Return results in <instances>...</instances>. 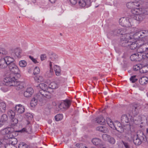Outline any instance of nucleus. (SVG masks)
Listing matches in <instances>:
<instances>
[{
    "label": "nucleus",
    "mask_w": 148,
    "mask_h": 148,
    "mask_svg": "<svg viewBox=\"0 0 148 148\" xmlns=\"http://www.w3.org/2000/svg\"><path fill=\"white\" fill-rule=\"evenodd\" d=\"M130 37V34H125L121 38L120 44L123 47H130L131 49H138V52L140 53L139 50V48L142 47L141 46L144 45L145 44H141V42H143L142 40L136 41L131 40L129 38Z\"/></svg>",
    "instance_id": "f257e3e1"
},
{
    "label": "nucleus",
    "mask_w": 148,
    "mask_h": 148,
    "mask_svg": "<svg viewBox=\"0 0 148 148\" xmlns=\"http://www.w3.org/2000/svg\"><path fill=\"white\" fill-rule=\"evenodd\" d=\"M31 131V128L28 127V126L26 127L25 128H23L22 129L18 131H14V129L11 127L5 128L2 130L1 132L3 134H8L9 135L10 138H12L17 135L16 133L17 132H29Z\"/></svg>",
    "instance_id": "f03ea898"
},
{
    "label": "nucleus",
    "mask_w": 148,
    "mask_h": 148,
    "mask_svg": "<svg viewBox=\"0 0 148 148\" xmlns=\"http://www.w3.org/2000/svg\"><path fill=\"white\" fill-rule=\"evenodd\" d=\"M132 137L134 143L136 145H140L142 142L145 140V138H146L143 132L140 131H138L137 134L133 135Z\"/></svg>",
    "instance_id": "7ed1b4c3"
},
{
    "label": "nucleus",
    "mask_w": 148,
    "mask_h": 148,
    "mask_svg": "<svg viewBox=\"0 0 148 148\" xmlns=\"http://www.w3.org/2000/svg\"><path fill=\"white\" fill-rule=\"evenodd\" d=\"M16 78L15 76H12L11 75L9 77H6L5 78V82L6 83H10L12 84L10 85V86H16L17 87L16 89H22L23 86L21 85L19 82L16 81Z\"/></svg>",
    "instance_id": "20e7f679"
},
{
    "label": "nucleus",
    "mask_w": 148,
    "mask_h": 148,
    "mask_svg": "<svg viewBox=\"0 0 148 148\" xmlns=\"http://www.w3.org/2000/svg\"><path fill=\"white\" fill-rule=\"evenodd\" d=\"M8 67L12 73L14 74V75H12V74L11 73L10 76H8V77L12 75V76H15L16 78H17L16 77V75H18L17 77L20 76L19 75L20 71L18 67L14 64H11Z\"/></svg>",
    "instance_id": "39448f33"
},
{
    "label": "nucleus",
    "mask_w": 148,
    "mask_h": 148,
    "mask_svg": "<svg viewBox=\"0 0 148 148\" xmlns=\"http://www.w3.org/2000/svg\"><path fill=\"white\" fill-rule=\"evenodd\" d=\"M8 115L10 119V121L11 124L15 125L18 123V119L15 117V113L14 111L12 110H9L8 112Z\"/></svg>",
    "instance_id": "423d86ee"
},
{
    "label": "nucleus",
    "mask_w": 148,
    "mask_h": 148,
    "mask_svg": "<svg viewBox=\"0 0 148 148\" xmlns=\"http://www.w3.org/2000/svg\"><path fill=\"white\" fill-rule=\"evenodd\" d=\"M111 128L116 130L118 132L122 133L124 132V129L121 124L118 121H115L111 126Z\"/></svg>",
    "instance_id": "0eeeda50"
},
{
    "label": "nucleus",
    "mask_w": 148,
    "mask_h": 148,
    "mask_svg": "<svg viewBox=\"0 0 148 148\" xmlns=\"http://www.w3.org/2000/svg\"><path fill=\"white\" fill-rule=\"evenodd\" d=\"M138 10L139 9L138 8H136L135 10H132L131 11L132 14H135L134 18L135 19L138 21H141L145 18V16L143 14H137Z\"/></svg>",
    "instance_id": "6e6552de"
},
{
    "label": "nucleus",
    "mask_w": 148,
    "mask_h": 148,
    "mask_svg": "<svg viewBox=\"0 0 148 148\" xmlns=\"http://www.w3.org/2000/svg\"><path fill=\"white\" fill-rule=\"evenodd\" d=\"M119 23L123 26L128 27L131 26L130 20L127 17H122L119 19Z\"/></svg>",
    "instance_id": "1a4fd4ad"
},
{
    "label": "nucleus",
    "mask_w": 148,
    "mask_h": 148,
    "mask_svg": "<svg viewBox=\"0 0 148 148\" xmlns=\"http://www.w3.org/2000/svg\"><path fill=\"white\" fill-rule=\"evenodd\" d=\"M95 0H78L79 5L82 7L86 6L87 7L90 5L91 3Z\"/></svg>",
    "instance_id": "9d476101"
},
{
    "label": "nucleus",
    "mask_w": 148,
    "mask_h": 148,
    "mask_svg": "<svg viewBox=\"0 0 148 148\" xmlns=\"http://www.w3.org/2000/svg\"><path fill=\"white\" fill-rule=\"evenodd\" d=\"M132 108V112L130 114L132 113L134 116L137 115L139 112V111L141 108V105L139 104H135L131 106Z\"/></svg>",
    "instance_id": "9b49d317"
},
{
    "label": "nucleus",
    "mask_w": 148,
    "mask_h": 148,
    "mask_svg": "<svg viewBox=\"0 0 148 148\" xmlns=\"http://www.w3.org/2000/svg\"><path fill=\"white\" fill-rule=\"evenodd\" d=\"M70 102L69 100L64 101L61 103L59 106V107L60 109H67L70 106Z\"/></svg>",
    "instance_id": "f8f14e48"
},
{
    "label": "nucleus",
    "mask_w": 148,
    "mask_h": 148,
    "mask_svg": "<svg viewBox=\"0 0 148 148\" xmlns=\"http://www.w3.org/2000/svg\"><path fill=\"white\" fill-rule=\"evenodd\" d=\"M130 34V37L129 38L131 40H138L143 38V35L141 34L140 31L136 32L135 33L133 36H131V34Z\"/></svg>",
    "instance_id": "ddd939ff"
},
{
    "label": "nucleus",
    "mask_w": 148,
    "mask_h": 148,
    "mask_svg": "<svg viewBox=\"0 0 148 148\" xmlns=\"http://www.w3.org/2000/svg\"><path fill=\"white\" fill-rule=\"evenodd\" d=\"M139 50V52L140 53H144L145 54V56L148 58V47H147L145 44L140 47Z\"/></svg>",
    "instance_id": "4468645a"
},
{
    "label": "nucleus",
    "mask_w": 148,
    "mask_h": 148,
    "mask_svg": "<svg viewBox=\"0 0 148 148\" xmlns=\"http://www.w3.org/2000/svg\"><path fill=\"white\" fill-rule=\"evenodd\" d=\"M34 92L33 88L31 87L27 88L25 91L24 92V95L26 97H29L32 95Z\"/></svg>",
    "instance_id": "2eb2a0df"
},
{
    "label": "nucleus",
    "mask_w": 148,
    "mask_h": 148,
    "mask_svg": "<svg viewBox=\"0 0 148 148\" xmlns=\"http://www.w3.org/2000/svg\"><path fill=\"white\" fill-rule=\"evenodd\" d=\"M139 5H137V3L136 2H128L126 4V6L127 7L129 8L132 10H135L136 8V7L137 6H138Z\"/></svg>",
    "instance_id": "dca6fc26"
},
{
    "label": "nucleus",
    "mask_w": 148,
    "mask_h": 148,
    "mask_svg": "<svg viewBox=\"0 0 148 148\" xmlns=\"http://www.w3.org/2000/svg\"><path fill=\"white\" fill-rule=\"evenodd\" d=\"M15 109L17 111L19 114H22L25 111V108L24 106L21 104H18L16 106Z\"/></svg>",
    "instance_id": "f3484780"
},
{
    "label": "nucleus",
    "mask_w": 148,
    "mask_h": 148,
    "mask_svg": "<svg viewBox=\"0 0 148 148\" xmlns=\"http://www.w3.org/2000/svg\"><path fill=\"white\" fill-rule=\"evenodd\" d=\"M13 50L15 54L18 58H20L21 57V54L22 51L20 48H15Z\"/></svg>",
    "instance_id": "a211bd4d"
},
{
    "label": "nucleus",
    "mask_w": 148,
    "mask_h": 148,
    "mask_svg": "<svg viewBox=\"0 0 148 148\" xmlns=\"http://www.w3.org/2000/svg\"><path fill=\"white\" fill-rule=\"evenodd\" d=\"M92 142L94 145L99 147H101L102 144L101 140L98 138H95L93 139Z\"/></svg>",
    "instance_id": "6ab92c4d"
},
{
    "label": "nucleus",
    "mask_w": 148,
    "mask_h": 148,
    "mask_svg": "<svg viewBox=\"0 0 148 148\" xmlns=\"http://www.w3.org/2000/svg\"><path fill=\"white\" fill-rule=\"evenodd\" d=\"M96 130L97 131H99L100 132L106 133L108 132V129L105 126H100L96 127Z\"/></svg>",
    "instance_id": "aec40b11"
},
{
    "label": "nucleus",
    "mask_w": 148,
    "mask_h": 148,
    "mask_svg": "<svg viewBox=\"0 0 148 148\" xmlns=\"http://www.w3.org/2000/svg\"><path fill=\"white\" fill-rule=\"evenodd\" d=\"M140 83L143 85H144L148 83V78L146 76L141 77L139 79Z\"/></svg>",
    "instance_id": "412c9836"
},
{
    "label": "nucleus",
    "mask_w": 148,
    "mask_h": 148,
    "mask_svg": "<svg viewBox=\"0 0 148 148\" xmlns=\"http://www.w3.org/2000/svg\"><path fill=\"white\" fill-rule=\"evenodd\" d=\"M47 90H41L40 92L42 96L44 97V98L49 99L50 98V93L48 92L47 91Z\"/></svg>",
    "instance_id": "4be33fe9"
},
{
    "label": "nucleus",
    "mask_w": 148,
    "mask_h": 148,
    "mask_svg": "<svg viewBox=\"0 0 148 148\" xmlns=\"http://www.w3.org/2000/svg\"><path fill=\"white\" fill-rule=\"evenodd\" d=\"M8 65L3 58L0 60V69H5Z\"/></svg>",
    "instance_id": "5701e85b"
},
{
    "label": "nucleus",
    "mask_w": 148,
    "mask_h": 148,
    "mask_svg": "<svg viewBox=\"0 0 148 148\" xmlns=\"http://www.w3.org/2000/svg\"><path fill=\"white\" fill-rule=\"evenodd\" d=\"M95 122L100 125H104L105 124V119L102 116L96 118Z\"/></svg>",
    "instance_id": "b1692460"
},
{
    "label": "nucleus",
    "mask_w": 148,
    "mask_h": 148,
    "mask_svg": "<svg viewBox=\"0 0 148 148\" xmlns=\"http://www.w3.org/2000/svg\"><path fill=\"white\" fill-rule=\"evenodd\" d=\"M4 60L5 61L8 66L10 65L11 64H14L13 63V61H14V59L10 57L7 56L4 58Z\"/></svg>",
    "instance_id": "393cba45"
},
{
    "label": "nucleus",
    "mask_w": 148,
    "mask_h": 148,
    "mask_svg": "<svg viewBox=\"0 0 148 148\" xmlns=\"http://www.w3.org/2000/svg\"><path fill=\"white\" fill-rule=\"evenodd\" d=\"M59 84L55 82H51L49 85L48 87L50 88L55 89L58 88L59 86Z\"/></svg>",
    "instance_id": "a878e982"
},
{
    "label": "nucleus",
    "mask_w": 148,
    "mask_h": 148,
    "mask_svg": "<svg viewBox=\"0 0 148 148\" xmlns=\"http://www.w3.org/2000/svg\"><path fill=\"white\" fill-rule=\"evenodd\" d=\"M6 107V106L5 103L2 102V101L0 99V112H5Z\"/></svg>",
    "instance_id": "bb28decb"
},
{
    "label": "nucleus",
    "mask_w": 148,
    "mask_h": 148,
    "mask_svg": "<svg viewBox=\"0 0 148 148\" xmlns=\"http://www.w3.org/2000/svg\"><path fill=\"white\" fill-rule=\"evenodd\" d=\"M54 70L55 71L56 75L57 76H59L61 75V70L59 66L55 65L54 66Z\"/></svg>",
    "instance_id": "cd10ccee"
},
{
    "label": "nucleus",
    "mask_w": 148,
    "mask_h": 148,
    "mask_svg": "<svg viewBox=\"0 0 148 148\" xmlns=\"http://www.w3.org/2000/svg\"><path fill=\"white\" fill-rule=\"evenodd\" d=\"M121 121L123 124H125V123H128L129 120L127 116L126 115H123L121 117Z\"/></svg>",
    "instance_id": "c85d7f7f"
},
{
    "label": "nucleus",
    "mask_w": 148,
    "mask_h": 148,
    "mask_svg": "<svg viewBox=\"0 0 148 148\" xmlns=\"http://www.w3.org/2000/svg\"><path fill=\"white\" fill-rule=\"evenodd\" d=\"M34 97L37 99V101L38 100L40 101H42L43 99H45L44 97L42 96V95L40 92L36 94L34 96Z\"/></svg>",
    "instance_id": "c756f323"
},
{
    "label": "nucleus",
    "mask_w": 148,
    "mask_h": 148,
    "mask_svg": "<svg viewBox=\"0 0 148 148\" xmlns=\"http://www.w3.org/2000/svg\"><path fill=\"white\" fill-rule=\"evenodd\" d=\"M38 102L37 99L34 97L32 99L30 102V106L32 107H35L37 104Z\"/></svg>",
    "instance_id": "7c9ffc66"
},
{
    "label": "nucleus",
    "mask_w": 148,
    "mask_h": 148,
    "mask_svg": "<svg viewBox=\"0 0 148 148\" xmlns=\"http://www.w3.org/2000/svg\"><path fill=\"white\" fill-rule=\"evenodd\" d=\"M133 121L134 123L136 125H138L141 123V120L139 118V116H134L133 118Z\"/></svg>",
    "instance_id": "2f4dec72"
},
{
    "label": "nucleus",
    "mask_w": 148,
    "mask_h": 148,
    "mask_svg": "<svg viewBox=\"0 0 148 148\" xmlns=\"http://www.w3.org/2000/svg\"><path fill=\"white\" fill-rule=\"evenodd\" d=\"M39 86L42 89L41 90H47L49 86L44 83H40L39 84Z\"/></svg>",
    "instance_id": "473e14b6"
},
{
    "label": "nucleus",
    "mask_w": 148,
    "mask_h": 148,
    "mask_svg": "<svg viewBox=\"0 0 148 148\" xmlns=\"http://www.w3.org/2000/svg\"><path fill=\"white\" fill-rule=\"evenodd\" d=\"M138 56H137L136 53H134L130 57V59L131 61H139L138 60Z\"/></svg>",
    "instance_id": "72a5a7b5"
},
{
    "label": "nucleus",
    "mask_w": 148,
    "mask_h": 148,
    "mask_svg": "<svg viewBox=\"0 0 148 148\" xmlns=\"http://www.w3.org/2000/svg\"><path fill=\"white\" fill-rule=\"evenodd\" d=\"M49 58L52 61H55L58 59V56L54 53H51L50 54Z\"/></svg>",
    "instance_id": "f704fd0d"
},
{
    "label": "nucleus",
    "mask_w": 148,
    "mask_h": 148,
    "mask_svg": "<svg viewBox=\"0 0 148 148\" xmlns=\"http://www.w3.org/2000/svg\"><path fill=\"white\" fill-rule=\"evenodd\" d=\"M34 79L35 81L38 82H43L44 81V78L42 76H39L38 77L36 76L34 77Z\"/></svg>",
    "instance_id": "c9c22d12"
},
{
    "label": "nucleus",
    "mask_w": 148,
    "mask_h": 148,
    "mask_svg": "<svg viewBox=\"0 0 148 148\" xmlns=\"http://www.w3.org/2000/svg\"><path fill=\"white\" fill-rule=\"evenodd\" d=\"M139 118L140 119L141 123H144L145 121H146L147 119L146 116L144 114H141L139 116Z\"/></svg>",
    "instance_id": "e433bc0d"
},
{
    "label": "nucleus",
    "mask_w": 148,
    "mask_h": 148,
    "mask_svg": "<svg viewBox=\"0 0 148 148\" xmlns=\"http://www.w3.org/2000/svg\"><path fill=\"white\" fill-rule=\"evenodd\" d=\"M8 120V117L6 114L2 115L1 116V120L3 122L6 121Z\"/></svg>",
    "instance_id": "4c0bfd02"
},
{
    "label": "nucleus",
    "mask_w": 148,
    "mask_h": 148,
    "mask_svg": "<svg viewBox=\"0 0 148 148\" xmlns=\"http://www.w3.org/2000/svg\"><path fill=\"white\" fill-rule=\"evenodd\" d=\"M28 145L24 143H21L18 146V148H28Z\"/></svg>",
    "instance_id": "58836bf2"
},
{
    "label": "nucleus",
    "mask_w": 148,
    "mask_h": 148,
    "mask_svg": "<svg viewBox=\"0 0 148 148\" xmlns=\"http://www.w3.org/2000/svg\"><path fill=\"white\" fill-rule=\"evenodd\" d=\"M19 66L22 67H25L27 64V62L25 60H21L19 62Z\"/></svg>",
    "instance_id": "ea45409f"
},
{
    "label": "nucleus",
    "mask_w": 148,
    "mask_h": 148,
    "mask_svg": "<svg viewBox=\"0 0 148 148\" xmlns=\"http://www.w3.org/2000/svg\"><path fill=\"white\" fill-rule=\"evenodd\" d=\"M142 53H139L138 52L137 53V56H138V60H139V61L142 60L144 58V57H145V56H144L143 55H142L141 54Z\"/></svg>",
    "instance_id": "a19ab883"
},
{
    "label": "nucleus",
    "mask_w": 148,
    "mask_h": 148,
    "mask_svg": "<svg viewBox=\"0 0 148 148\" xmlns=\"http://www.w3.org/2000/svg\"><path fill=\"white\" fill-rule=\"evenodd\" d=\"M63 118V116L62 114H58L57 115L55 116V119L56 121H58L61 120Z\"/></svg>",
    "instance_id": "79ce46f5"
},
{
    "label": "nucleus",
    "mask_w": 148,
    "mask_h": 148,
    "mask_svg": "<svg viewBox=\"0 0 148 148\" xmlns=\"http://www.w3.org/2000/svg\"><path fill=\"white\" fill-rule=\"evenodd\" d=\"M106 122H107V124L110 127H111V126H112V125L114 123V122H113L109 118H106Z\"/></svg>",
    "instance_id": "37998d69"
},
{
    "label": "nucleus",
    "mask_w": 148,
    "mask_h": 148,
    "mask_svg": "<svg viewBox=\"0 0 148 148\" xmlns=\"http://www.w3.org/2000/svg\"><path fill=\"white\" fill-rule=\"evenodd\" d=\"M11 144L13 146L14 145L16 144L17 143V139L13 137L12 138H11Z\"/></svg>",
    "instance_id": "c03bdc74"
},
{
    "label": "nucleus",
    "mask_w": 148,
    "mask_h": 148,
    "mask_svg": "<svg viewBox=\"0 0 148 148\" xmlns=\"http://www.w3.org/2000/svg\"><path fill=\"white\" fill-rule=\"evenodd\" d=\"M110 136L106 134H103L102 136L103 139L105 141H108V139L110 138Z\"/></svg>",
    "instance_id": "a18cd8bd"
},
{
    "label": "nucleus",
    "mask_w": 148,
    "mask_h": 148,
    "mask_svg": "<svg viewBox=\"0 0 148 148\" xmlns=\"http://www.w3.org/2000/svg\"><path fill=\"white\" fill-rule=\"evenodd\" d=\"M40 69L38 67H36L34 69L33 72L34 75H36L39 74L40 73Z\"/></svg>",
    "instance_id": "49530a36"
},
{
    "label": "nucleus",
    "mask_w": 148,
    "mask_h": 148,
    "mask_svg": "<svg viewBox=\"0 0 148 148\" xmlns=\"http://www.w3.org/2000/svg\"><path fill=\"white\" fill-rule=\"evenodd\" d=\"M140 64H136L133 67V69L134 71H138L140 69Z\"/></svg>",
    "instance_id": "de8ad7c7"
},
{
    "label": "nucleus",
    "mask_w": 148,
    "mask_h": 148,
    "mask_svg": "<svg viewBox=\"0 0 148 148\" xmlns=\"http://www.w3.org/2000/svg\"><path fill=\"white\" fill-rule=\"evenodd\" d=\"M8 53V51L4 49H2L0 50V55L3 54L6 55Z\"/></svg>",
    "instance_id": "09e8293b"
},
{
    "label": "nucleus",
    "mask_w": 148,
    "mask_h": 148,
    "mask_svg": "<svg viewBox=\"0 0 148 148\" xmlns=\"http://www.w3.org/2000/svg\"><path fill=\"white\" fill-rule=\"evenodd\" d=\"M136 75H133L131 77L130 79L132 83H134L137 81L138 79L136 78Z\"/></svg>",
    "instance_id": "8fccbe9b"
},
{
    "label": "nucleus",
    "mask_w": 148,
    "mask_h": 148,
    "mask_svg": "<svg viewBox=\"0 0 148 148\" xmlns=\"http://www.w3.org/2000/svg\"><path fill=\"white\" fill-rule=\"evenodd\" d=\"M148 68L147 66H144L142 67L140 69V72H142L143 73H145L148 72V70H147V69Z\"/></svg>",
    "instance_id": "3c124183"
},
{
    "label": "nucleus",
    "mask_w": 148,
    "mask_h": 148,
    "mask_svg": "<svg viewBox=\"0 0 148 148\" xmlns=\"http://www.w3.org/2000/svg\"><path fill=\"white\" fill-rule=\"evenodd\" d=\"M140 31L141 34H143L144 35V36L143 35V37L148 36V30H142Z\"/></svg>",
    "instance_id": "603ef678"
},
{
    "label": "nucleus",
    "mask_w": 148,
    "mask_h": 148,
    "mask_svg": "<svg viewBox=\"0 0 148 148\" xmlns=\"http://www.w3.org/2000/svg\"><path fill=\"white\" fill-rule=\"evenodd\" d=\"M110 143L113 144L115 143V140L111 136L110 137V138L108 139V141Z\"/></svg>",
    "instance_id": "864d4df0"
},
{
    "label": "nucleus",
    "mask_w": 148,
    "mask_h": 148,
    "mask_svg": "<svg viewBox=\"0 0 148 148\" xmlns=\"http://www.w3.org/2000/svg\"><path fill=\"white\" fill-rule=\"evenodd\" d=\"M115 35H116V33L115 32V30L110 32L108 34V37H109V36H114Z\"/></svg>",
    "instance_id": "5fc2aeb1"
},
{
    "label": "nucleus",
    "mask_w": 148,
    "mask_h": 148,
    "mask_svg": "<svg viewBox=\"0 0 148 148\" xmlns=\"http://www.w3.org/2000/svg\"><path fill=\"white\" fill-rule=\"evenodd\" d=\"M120 30L121 31V35H122V36H121V38L125 34H125V32L126 30L124 28H122L120 29ZM129 34V33L127 34Z\"/></svg>",
    "instance_id": "6e6d98bb"
},
{
    "label": "nucleus",
    "mask_w": 148,
    "mask_h": 148,
    "mask_svg": "<svg viewBox=\"0 0 148 148\" xmlns=\"http://www.w3.org/2000/svg\"><path fill=\"white\" fill-rule=\"evenodd\" d=\"M5 148H14V146L10 144H7L5 145Z\"/></svg>",
    "instance_id": "4d7b16f0"
},
{
    "label": "nucleus",
    "mask_w": 148,
    "mask_h": 148,
    "mask_svg": "<svg viewBox=\"0 0 148 148\" xmlns=\"http://www.w3.org/2000/svg\"><path fill=\"white\" fill-rule=\"evenodd\" d=\"M122 143L125 148H130V145L128 143L123 141H122Z\"/></svg>",
    "instance_id": "13d9d810"
},
{
    "label": "nucleus",
    "mask_w": 148,
    "mask_h": 148,
    "mask_svg": "<svg viewBox=\"0 0 148 148\" xmlns=\"http://www.w3.org/2000/svg\"><path fill=\"white\" fill-rule=\"evenodd\" d=\"M47 56L45 54L41 55L40 56V58L42 61L45 60Z\"/></svg>",
    "instance_id": "bf43d9fd"
},
{
    "label": "nucleus",
    "mask_w": 148,
    "mask_h": 148,
    "mask_svg": "<svg viewBox=\"0 0 148 148\" xmlns=\"http://www.w3.org/2000/svg\"><path fill=\"white\" fill-rule=\"evenodd\" d=\"M26 117L29 119H31L32 118V115L30 113H27L26 115Z\"/></svg>",
    "instance_id": "052dcab7"
},
{
    "label": "nucleus",
    "mask_w": 148,
    "mask_h": 148,
    "mask_svg": "<svg viewBox=\"0 0 148 148\" xmlns=\"http://www.w3.org/2000/svg\"><path fill=\"white\" fill-rule=\"evenodd\" d=\"M53 73V68H50L49 73V76L51 77Z\"/></svg>",
    "instance_id": "680f3d73"
},
{
    "label": "nucleus",
    "mask_w": 148,
    "mask_h": 148,
    "mask_svg": "<svg viewBox=\"0 0 148 148\" xmlns=\"http://www.w3.org/2000/svg\"><path fill=\"white\" fill-rule=\"evenodd\" d=\"M77 1L78 0H70V3L73 5L76 4Z\"/></svg>",
    "instance_id": "e2e57ef3"
},
{
    "label": "nucleus",
    "mask_w": 148,
    "mask_h": 148,
    "mask_svg": "<svg viewBox=\"0 0 148 148\" xmlns=\"http://www.w3.org/2000/svg\"><path fill=\"white\" fill-rule=\"evenodd\" d=\"M121 31L120 30V29H115V32L116 33V35L119 34L121 35Z\"/></svg>",
    "instance_id": "0e129e2a"
},
{
    "label": "nucleus",
    "mask_w": 148,
    "mask_h": 148,
    "mask_svg": "<svg viewBox=\"0 0 148 148\" xmlns=\"http://www.w3.org/2000/svg\"><path fill=\"white\" fill-rule=\"evenodd\" d=\"M143 14L148 15V8H146L145 9Z\"/></svg>",
    "instance_id": "69168bd1"
},
{
    "label": "nucleus",
    "mask_w": 148,
    "mask_h": 148,
    "mask_svg": "<svg viewBox=\"0 0 148 148\" xmlns=\"http://www.w3.org/2000/svg\"><path fill=\"white\" fill-rule=\"evenodd\" d=\"M33 62H34L35 63H37L38 62L36 59L34 58H33Z\"/></svg>",
    "instance_id": "338daca9"
},
{
    "label": "nucleus",
    "mask_w": 148,
    "mask_h": 148,
    "mask_svg": "<svg viewBox=\"0 0 148 148\" xmlns=\"http://www.w3.org/2000/svg\"><path fill=\"white\" fill-rule=\"evenodd\" d=\"M79 148H87V147L86 146L80 145Z\"/></svg>",
    "instance_id": "774afa93"
}]
</instances>
